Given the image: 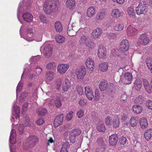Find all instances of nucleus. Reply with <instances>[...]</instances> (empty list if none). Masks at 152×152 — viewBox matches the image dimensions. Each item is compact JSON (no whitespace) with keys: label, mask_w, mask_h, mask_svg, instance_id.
Returning <instances> with one entry per match:
<instances>
[{"label":"nucleus","mask_w":152,"mask_h":152,"mask_svg":"<svg viewBox=\"0 0 152 152\" xmlns=\"http://www.w3.org/2000/svg\"><path fill=\"white\" fill-rule=\"evenodd\" d=\"M50 104L52 105L53 107L55 106L57 108H59L62 106V103L59 98H57L55 100L51 101Z\"/></svg>","instance_id":"412c9836"},{"label":"nucleus","mask_w":152,"mask_h":152,"mask_svg":"<svg viewBox=\"0 0 152 152\" xmlns=\"http://www.w3.org/2000/svg\"><path fill=\"white\" fill-rule=\"evenodd\" d=\"M56 41L58 43H61L65 41V38L62 35H59L56 36L55 38Z\"/></svg>","instance_id":"a18cd8bd"},{"label":"nucleus","mask_w":152,"mask_h":152,"mask_svg":"<svg viewBox=\"0 0 152 152\" xmlns=\"http://www.w3.org/2000/svg\"><path fill=\"white\" fill-rule=\"evenodd\" d=\"M53 49L52 44L49 42H45L41 48L40 50H42V53L45 57L48 58L52 55Z\"/></svg>","instance_id":"7ed1b4c3"},{"label":"nucleus","mask_w":152,"mask_h":152,"mask_svg":"<svg viewBox=\"0 0 152 152\" xmlns=\"http://www.w3.org/2000/svg\"><path fill=\"white\" fill-rule=\"evenodd\" d=\"M138 122V119L137 117L132 118L130 119L131 125L132 127H134L137 125Z\"/></svg>","instance_id":"58836bf2"},{"label":"nucleus","mask_w":152,"mask_h":152,"mask_svg":"<svg viewBox=\"0 0 152 152\" xmlns=\"http://www.w3.org/2000/svg\"><path fill=\"white\" fill-rule=\"evenodd\" d=\"M46 80L47 83L49 84L53 79L54 76V73L52 71H48L46 72Z\"/></svg>","instance_id":"5701e85b"},{"label":"nucleus","mask_w":152,"mask_h":152,"mask_svg":"<svg viewBox=\"0 0 152 152\" xmlns=\"http://www.w3.org/2000/svg\"><path fill=\"white\" fill-rule=\"evenodd\" d=\"M57 64L53 62H50L47 64L46 66L47 68L48 69H53L56 67Z\"/></svg>","instance_id":"de8ad7c7"},{"label":"nucleus","mask_w":152,"mask_h":152,"mask_svg":"<svg viewBox=\"0 0 152 152\" xmlns=\"http://www.w3.org/2000/svg\"><path fill=\"white\" fill-rule=\"evenodd\" d=\"M121 15V12L119 9H115L113 10L111 12V16L113 18H119Z\"/></svg>","instance_id":"a878e982"},{"label":"nucleus","mask_w":152,"mask_h":152,"mask_svg":"<svg viewBox=\"0 0 152 152\" xmlns=\"http://www.w3.org/2000/svg\"><path fill=\"white\" fill-rule=\"evenodd\" d=\"M142 109V107L138 105H134L132 108V110L133 112L136 114H139L141 113Z\"/></svg>","instance_id":"473e14b6"},{"label":"nucleus","mask_w":152,"mask_h":152,"mask_svg":"<svg viewBox=\"0 0 152 152\" xmlns=\"http://www.w3.org/2000/svg\"><path fill=\"white\" fill-rule=\"evenodd\" d=\"M71 85L70 79H66L63 85V90L64 91H67L70 88Z\"/></svg>","instance_id":"aec40b11"},{"label":"nucleus","mask_w":152,"mask_h":152,"mask_svg":"<svg viewBox=\"0 0 152 152\" xmlns=\"http://www.w3.org/2000/svg\"><path fill=\"white\" fill-rule=\"evenodd\" d=\"M127 98V96L126 94L124 93L122 94L121 96L120 99L121 101H122L124 102H126Z\"/></svg>","instance_id":"338daca9"},{"label":"nucleus","mask_w":152,"mask_h":152,"mask_svg":"<svg viewBox=\"0 0 152 152\" xmlns=\"http://www.w3.org/2000/svg\"><path fill=\"white\" fill-rule=\"evenodd\" d=\"M86 74V70L84 66H81L77 71L76 74L78 79H82Z\"/></svg>","instance_id":"6e6552de"},{"label":"nucleus","mask_w":152,"mask_h":152,"mask_svg":"<svg viewBox=\"0 0 152 152\" xmlns=\"http://www.w3.org/2000/svg\"><path fill=\"white\" fill-rule=\"evenodd\" d=\"M106 37L110 40L116 38V35L113 33H109L107 34Z\"/></svg>","instance_id":"3c124183"},{"label":"nucleus","mask_w":152,"mask_h":152,"mask_svg":"<svg viewBox=\"0 0 152 152\" xmlns=\"http://www.w3.org/2000/svg\"><path fill=\"white\" fill-rule=\"evenodd\" d=\"M81 131L79 129H75L72 130L70 132V134L73 135L76 137L80 135L81 133Z\"/></svg>","instance_id":"a19ab883"},{"label":"nucleus","mask_w":152,"mask_h":152,"mask_svg":"<svg viewBox=\"0 0 152 152\" xmlns=\"http://www.w3.org/2000/svg\"><path fill=\"white\" fill-rule=\"evenodd\" d=\"M76 136L72 135L70 133L69 139L70 142L73 143L75 142Z\"/></svg>","instance_id":"0e129e2a"},{"label":"nucleus","mask_w":152,"mask_h":152,"mask_svg":"<svg viewBox=\"0 0 152 152\" xmlns=\"http://www.w3.org/2000/svg\"><path fill=\"white\" fill-rule=\"evenodd\" d=\"M97 147L95 150V152H99L100 149L102 151L104 150L105 145L103 140L102 137L98 138L97 140Z\"/></svg>","instance_id":"423d86ee"},{"label":"nucleus","mask_w":152,"mask_h":152,"mask_svg":"<svg viewBox=\"0 0 152 152\" xmlns=\"http://www.w3.org/2000/svg\"><path fill=\"white\" fill-rule=\"evenodd\" d=\"M112 118L110 116H108L105 118V122L106 125H110V121L112 120Z\"/></svg>","instance_id":"052dcab7"},{"label":"nucleus","mask_w":152,"mask_h":152,"mask_svg":"<svg viewBox=\"0 0 152 152\" xmlns=\"http://www.w3.org/2000/svg\"><path fill=\"white\" fill-rule=\"evenodd\" d=\"M39 141L38 138L34 135H30L26 140V143L29 148H32Z\"/></svg>","instance_id":"39448f33"},{"label":"nucleus","mask_w":152,"mask_h":152,"mask_svg":"<svg viewBox=\"0 0 152 152\" xmlns=\"http://www.w3.org/2000/svg\"><path fill=\"white\" fill-rule=\"evenodd\" d=\"M132 76L130 72H126L124 75V78L122 82L126 84H130L132 83Z\"/></svg>","instance_id":"1a4fd4ad"},{"label":"nucleus","mask_w":152,"mask_h":152,"mask_svg":"<svg viewBox=\"0 0 152 152\" xmlns=\"http://www.w3.org/2000/svg\"><path fill=\"white\" fill-rule=\"evenodd\" d=\"M75 0H66V7L70 9H72L75 5Z\"/></svg>","instance_id":"cd10ccee"},{"label":"nucleus","mask_w":152,"mask_h":152,"mask_svg":"<svg viewBox=\"0 0 152 152\" xmlns=\"http://www.w3.org/2000/svg\"><path fill=\"white\" fill-rule=\"evenodd\" d=\"M16 137L15 130V129H12L11 132L10 137V141L12 144H14L16 143V141L15 140H12Z\"/></svg>","instance_id":"393cba45"},{"label":"nucleus","mask_w":152,"mask_h":152,"mask_svg":"<svg viewBox=\"0 0 152 152\" xmlns=\"http://www.w3.org/2000/svg\"><path fill=\"white\" fill-rule=\"evenodd\" d=\"M24 126L23 125L20 124L19 125L18 129L19 131V133L20 134H22L24 133Z\"/></svg>","instance_id":"13d9d810"},{"label":"nucleus","mask_w":152,"mask_h":152,"mask_svg":"<svg viewBox=\"0 0 152 152\" xmlns=\"http://www.w3.org/2000/svg\"><path fill=\"white\" fill-rule=\"evenodd\" d=\"M105 10L104 9L100 10L96 14V18L98 21L102 20L106 16Z\"/></svg>","instance_id":"ddd939ff"},{"label":"nucleus","mask_w":152,"mask_h":152,"mask_svg":"<svg viewBox=\"0 0 152 152\" xmlns=\"http://www.w3.org/2000/svg\"><path fill=\"white\" fill-rule=\"evenodd\" d=\"M140 124L142 129L147 128L148 125L147 119L144 118H141L140 120Z\"/></svg>","instance_id":"c756f323"},{"label":"nucleus","mask_w":152,"mask_h":152,"mask_svg":"<svg viewBox=\"0 0 152 152\" xmlns=\"http://www.w3.org/2000/svg\"><path fill=\"white\" fill-rule=\"evenodd\" d=\"M127 141V139L125 137H121L119 139V142L121 145H124L125 144Z\"/></svg>","instance_id":"864d4df0"},{"label":"nucleus","mask_w":152,"mask_h":152,"mask_svg":"<svg viewBox=\"0 0 152 152\" xmlns=\"http://www.w3.org/2000/svg\"><path fill=\"white\" fill-rule=\"evenodd\" d=\"M86 64L88 69L92 71L94 69V60L90 58H88L85 62Z\"/></svg>","instance_id":"dca6fc26"},{"label":"nucleus","mask_w":152,"mask_h":152,"mask_svg":"<svg viewBox=\"0 0 152 152\" xmlns=\"http://www.w3.org/2000/svg\"><path fill=\"white\" fill-rule=\"evenodd\" d=\"M102 33V30L101 28H97L94 29L91 33V37L95 39H96L100 37Z\"/></svg>","instance_id":"f8f14e48"},{"label":"nucleus","mask_w":152,"mask_h":152,"mask_svg":"<svg viewBox=\"0 0 152 152\" xmlns=\"http://www.w3.org/2000/svg\"><path fill=\"white\" fill-rule=\"evenodd\" d=\"M22 18L23 20L25 21L30 22L32 20L33 17L31 13L26 12L23 15Z\"/></svg>","instance_id":"4be33fe9"},{"label":"nucleus","mask_w":152,"mask_h":152,"mask_svg":"<svg viewBox=\"0 0 152 152\" xmlns=\"http://www.w3.org/2000/svg\"><path fill=\"white\" fill-rule=\"evenodd\" d=\"M146 104L148 106V108L149 109H152V101L148 100L147 101Z\"/></svg>","instance_id":"774afa93"},{"label":"nucleus","mask_w":152,"mask_h":152,"mask_svg":"<svg viewBox=\"0 0 152 152\" xmlns=\"http://www.w3.org/2000/svg\"><path fill=\"white\" fill-rule=\"evenodd\" d=\"M39 17L42 22L45 23H47V21L46 18L43 14H40L39 16Z\"/></svg>","instance_id":"69168bd1"},{"label":"nucleus","mask_w":152,"mask_h":152,"mask_svg":"<svg viewBox=\"0 0 152 152\" xmlns=\"http://www.w3.org/2000/svg\"><path fill=\"white\" fill-rule=\"evenodd\" d=\"M118 137L116 134H112L109 137V142L110 145L114 146L116 145L118 140Z\"/></svg>","instance_id":"6ab92c4d"},{"label":"nucleus","mask_w":152,"mask_h":152,"mask_svg":"<svg viewBox=\"0 0 152 152\" xmlns=\"http://www.w3.org/2000/svg\"><path fill=\"white\" fill-rule=\"evenodd\" d=\"M144 136L147 141L149 140L152 137V129L147 130L144 133Z\"/></svg>","instance_id":"bb28decb"},{"label":"nucleus","mask_w":152,"mask_h":152,"mask_svg":"<svg viewBox=\"0 0 152 152\" xmlns=\"http://www.w3.org/2000/svg\"><path fill=\"white\" fill-rule=\"evenodd\" d=\"M57 4V0H46L44 4V10L47 14H50L56 8Z\"/></svg>","instance_id":"f03ea898"},{"label":"nucleus","mask_w":152,"mask_h":152,"mask_svg":"<svg viewBox=\"0 0 152 152\" xmlns=\"http://www.w3.org/2000/svg\"><path fill=\"white\" fill-rule=\"evenodd\" d=\"M70 147V144L67 142H65L63 144L60 152H68L67 150Z\"/></svg>","instance_id":"72a5a7b5"},{"label":"nucleus","mask_w":152,"mask_h":152,"mask_svg":"<svg viewBox=\"0 0 152 152\" xmlns=\"http://www.w3.org/2000/svg\"><path fill=\"white\" fill-rule=\"evenodd\" d=\"M107 86V81L104 80H102L99 85V89L101 91H104L106 89Z\"/></svg>","instance_id":"7c9ffc66"},{"label":"nucleus","mask_w":152,"mask_h":152,"mask_svg":"<svg viewBox=\"0 0 152 152\" xmlns=\"http://www.w3.org/2000/svg\"><path fill=\"white\" fill-rule=\"evenodd\" d=\"M142 86V81L139 79H136L134 83V88L137 91H139Z\"/></svg>","instance_id":"b1692460"},{"label":"nucleus","mask_w":152,"mask_h":152,"mask_svg":"<svg viewBox=\"0 0 152 152\" xmlns=\"http://www.w3.org/2000/svg\"><path fill=\"white\" fill-rule=\"evenodd\" d=\"M13 111L15 114H20V109L19 107L17 105H14L13 106Z\"/></svg>","instance_id":"bf43d9fd"},{"label":"nucleus","mask_w":152,"mask_h":152,"mask_svg":"<svg viewBox=\"0 0 152 152\" xmlns=\"http://www.w3.org/2000/svg\"><path fill=\"white\" fill-rule=\"evenodd\" d=\"M120 121L118 118L117 117L113 120V126L115 128L118 127L119 125Z\"/></svg>","instance_id":"37998d69"},{"label":"nucleus","mask_w":152,"mask_h":152,"mask_svg":"<svg viewBox=\"0 0 152 152\" xmlns=\"http://www.w3.org/2000/svg\"><path fill=\"white\" fill-rule=\"evenodd\" d=\"M124 25L123 24H117L115 26V29L118 31H121L124 28Z\"/></svg>","instance_id":"8fccbe9b"},{"label":"nucleus","mask_w":152,"mask_h":152,"mask_svg":"<svg viewBox=\"0 0 152 152\" xmlns=\"http://www.w3.org/2000/svg\"><path fill=\"white\" fill-rule=\"evenodd\" d=\"M85 45L86 46L92 49L95 47V44L94 42L90 39Z\"/></svg>","instance_id":"09e8293b"},{"label":"nucleus","mask_w":152,"mask_h":152,"mask_svg":"<svg viewBox=\"0 0 152 152\" xmlns=\"http://www.w3.org/2000/svg\"><path fill=\"white\" fill-rule=\"evenodd\" d=\"M120 48L116 49L112 51L113 55L117 56L118 57L123 58L125 55L124 52L127 51L129 48L128 41L127 39L123 40L120 44Z\"/></svg>","instance_id":"f257e3e1"},{"label":"nucleus","mask_w":152,"mask_h":152,"mask_svg":"<svg viewBox=\"0 0 152 152\" xmlns=\"http://www.w3.org/2000/svg\"><path fill=\"white\" fill-rule=\"evenodd\" d=\"M127 11L128 14L130 17L132 18H134V17L135 14L133 8L131 7H128L127 9Z\"/></svg>","instance_id":"4c0bfd02"},{"label":"nucleus","mask_w":152,"mask_h":152,"mask_svg":"<svg viewBox=\"0 0 152 152\" xmlns=\"http://www.w3.org/2000/svg\"><path fill=\"white\" fill-rule=\"evenodd\" d=\"M126 31L128 36H133L137 34V31L136 29L130 26L127 28Z\"/></svg>","instance_id":"f3484780"},{"label":"nucleus","mask_w":152,"mask_h":152,"mask_svg":"<svg viewBox=\"0 0 152 152\" xmlns=\"http://www.w3.org/2000/svg\"><path fill=\"white\" fill-rule=\"evenodd\" d=\"M135 10L137 15H140L145 14L148 11V4L147 1L145 0H143L136 7Z\"/></svg>","instance_id":"20e7f679"},{"label":"nucleus","mask_w":152,"mask_h":152,"mask_svg":"<svg viewBox=\"0 0 152 152\" xmlns=\"http://www.w3.org/2000/svg\"><path fill=\"white\" fill-rule=\"evenodd\" d=\"M108 64L107 62H103L99 65V68L101 71L104 72L108 69Z\"/></svg>","instance_id":"e433bc0d"},{"label":"nucleus","mask_w":152,"mask_h":152,"mask_svg":"<svg viewBox=\"0 0 152 152\" xmlns=\"http://www.w3.org/2000/svg\"><path fill=\"white\" fill-rule=\"evenodd\" d=\"M73 112L71 111L69 112L66 116V118L68 121H69L71 120L73 116Z\"/></svg>","instance_id":"4d7b16f0"},{"label":"nucleus","mask_w":152,"mask_h":152,"mask_svg":"<svg viewBox=\"0 0 152 152\" xmlns=\"http://www.w3.org/2000/svg\"><path fill=\"white\" fill-rule=\"evenodd\" d=\"M100 97V94L99 90H96L95 91V98L96 100H98Z\"/></svg>","instance_id":"680f3d73"},{"label":"nucleus","mask_w":152,"mask_h":152,"mask_svg":"<svg viewBox=\"0 0 152 152\" xmlns=\"http://www.w3.org/2000/svg\"><path fill=\"white\" fill-rule=\"evenodd\" d=\"M55 28L57 32H60L62 30V26L59 21H56L55 23Z\"/></svg>","instance_id":"f704fd0d"},{"label":"nucleus","mask_w":152,"mask_h":152,"mask_svg":"<svg viewBox=\"0 0 152 152\" xmlns=\"http://www.w3.org/2000/svg\"><path fill=\"white\" fill-rule=\"evenodd\" d=\"M143 81L144 86L146 90L148 93L151 94V90L148 82L145 79H144Z\"/></svg>","instance_id":"c85d7f7f"},{"label":"nucleus","mask_w":152,"mask_h":152,"mask_svg":"<svg viewBox=\"0 0 152 152\" xmlns=\"http://www.w3.org/2000/svg\"><path fill=\"white\" fill-rule=\"evenodd\" d=\"M76 89L77 93L81 95L83 94V89L82 87L79 86H76Z\"/></svg>","instance_id":"603ef678"},{"label":"nucleus","mask_w":152,"mask_h":152,"mask_svg":"<svg viewBox=\"0 0 152 152\" xmlns=\"http://www.w3.org/2000/svg\"><path fill=\"white\" fill-rule=\"evenodd\" d=\"M106 54V51L105 48L102 45H99L97 52L98 57L100 58H103L105 57Z\"/></svg>","instance_id":"9d476101"},{"label":"nucleus","mask_w":152,"mask_h":152,"mask_svg":"<svg viewBox=\"0 0 152 152\" xmlns=\"http://www.w3.org/2000/svg\"><path fill=\"white\" fill-rule=\"evenodd\" d=\"M23 86V83L21 82L20 81L18 83L16 88V92L17 94L18 92H20L21 90L22 87Z\"/></svg>","instance_id":"5fc2aeb1"},{"label":"nucleus","mask_w":152,"mask_h":152,"mask_svg":"<svg viewBox=\"0 0 152 152\" xmlns=\"http://www.w3.org/2000/svg\"><path fill=\"white\" fill-rule=\"evenodd\" d=\"M138 41L141 44L146 45L149 42V39L145 34H143L139 37Z\"/></svg>","instance_id":"4468645a"},{"label":"nucleus","mask_w":152,"mask_h":152,"mask_svg":"<svg viewBox=\"0 0 152 152\" xmlns=\"http://www.w3.org/2000/svg\"><path fill=\"white\" fill-rule=\"evenodd\" d=\"M85 94L87 98L90 100H91L94 98L93 91L91 87L88 86L84 88Z\"/></svg>","instance_id":"0eeeda50"},{"label":"nucleus","mask_w":152,"mask_h":152,"mask_svg":"<svg viewBox=\"0 0 152 152\" xmlns=\"http://www.w3.org/2000/svg\"><path fill=\"white\" fill-rule=\"evenodd\" d=\"M77 32V30L75 31L74 29H72L71 31H67L68 35L70 36H73L75 35Z\"/></svg>","instance_id":"6e6d98bb"},{"label":"nucleus","mask_w":152,"mask_h":152,"mask_svg":"<svg viewBox=\"0 0 152 152\" xmlns=\"http://www.w3.org/2000/svg\"><path fill=\"white\" fill-rule=\"evenodd\" d=\"M37 112L39 115L43 116L47 113V110L45 108H40L37 110Z\"/></svg>","instance_id":"ea45409f"},{"label":"nucleus","mask_w":152,"mask_h":152,"mask_svg":"<svg viewBox=\"0 0 152 152\" xmlns=\"http://www.w3.org/2000/svg\"><path fill=\"white\" fill-rule=\"evenodd\" d=\"M69 67V66L67 64H61L58 66L57 70L60 74H64Z\"/></svg>","instance_id":"a211bd4d"},{"label":"nucleus","mask_w":152,"mask_h":152,"mask_svg":"<svg viewBox=\"0 0 152 152\" xmlns=\"http://www.w3.org/2000/svg\"><path fill=\"white\" fill-rule=\"evenodd\" d=\"M64 119V115L62 114L57 116L54 122V126L55 127H57L61 125L63 123Z\"/></svg>","instance_id":"9b49d317"},{"label":"nucleus","mask_w":152,"mask_h":152,"mask_svg":"<svg viewBox=\"0 0 152 152\" xmlns=\"http://www.w3.org/2000/svg\"><path fill=\"white\" fill-rule=\"evenodd\" d=\"M89 39L88 36L83 35L80 38V42L81 44L85 45Z\"/></svg>","instance_id":"c9c22d12"},{"label":"nucleus","mask_w":152,"mask_h":152,"mask_svg":"<svg viewBox=\"0 0 152 152\" xmlns=\"http://www.w3.org/2000/svg\"><path fill=\"white\" fill-rule=\"evenodd\" d=\"M27 34L24 35L23 38L26 40L31 41L32 40V37L33 35V30L31 27L28 28L27 29Z\"/></svg>","instance_id":"2eb2a0df"},{"label":"nucleus","mask_w":152,"mask_h":152,"mask_svg":"<svg viewBox=\"0 0 152 152\" xmlns=\"http://www.w3.org/2000/svg\"><path fill=\"white\" fill-rule=\"evenodd\" d=\"M84 112L83 110H80L77 113V115L78 117L80 118L82 117L83 115Z\"/></svg>","instance_id":"e2e57ef3"},{"label":"nucleus","mask_w":152,"mask_h":152,"mask_svg":"<svg viewBox=\"0 0 152 152\" xmlns=\"http://www.w3.org/2000/svg\"><path fill=\"white\" fill-rule=\"evenodd\" d=\"M144 101V98L142 96L139 95L134 100L135 103L141 104Z\"/></svg>","instance_id":"49530a36"},{"label":"nucleus","mask_w":152,"mask_h":152,"mask_svg":"<svg viewBox=\"0 0 152 152\" xmlns=\"http://www.w3.org/2000/svg\"><path fill=\"white\" fill-rule=\"evenodd\" d=\"M95 10L94 8L92 7H89L87 10V15L88 17L91 18L95 14Z\"/></svg>","instance_id":"2f4dec72"},{"label":"nucleus","mask_w":152,"mask_h":152,"mask_svg":"<svg viewBox=\"0 0 152 152\" xmlns=\"http://www.w3.org/2000/svg\"><path fill=\"white\" fill-rule=\"evenodd\" d=\"M146 63L149 69L152 73V59L148 58L146 60Z\"/></svg>","instance_id":"c03bdc74"},{"label":"nucleus","mask_w":152,"mask_h":152,"mask_svg":"<svg viewBox=\"0 0 152 152\" xmlns=\"http://www.w3.org/2000/svg\"><path fill=\"white\" fill-rule=\"evenodd\" d=\"M97 129L99 132H104L105 130V128L104 125L100 123L98 124L97 126Z\"/></svg>","instance_id":"79ce46f5"}]
</instances>
